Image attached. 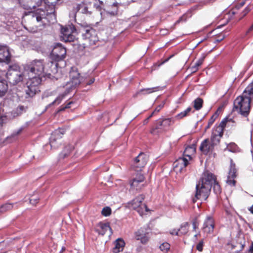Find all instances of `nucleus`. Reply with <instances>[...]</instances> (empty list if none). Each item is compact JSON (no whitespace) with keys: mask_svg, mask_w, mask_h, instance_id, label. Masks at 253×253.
<instances>
[{"mask_svg":"<svg viewBox=\"0 0 253 253\" xmlns=\"http://www.w3.org/2000/svg\"><path fill=\"white\" fill-rule=\"evenodd\" d=\"M204 59L205 57H203L200 58L194 64V65L191 67V69L193 72H195L198 70L199 67L203 64Z\"/></svg>","mask_w":253,"mask_h":253,"instance_id":"nucleus-36","label":"nucleus"},{"mask_svg":"<svg viewBox=\"0 0 253 253\" xmlns=\"http://www.w3.org/2000/svg\"><path fill=\"white\" fill-rule=\"evenodd\" d=\"M164 106V103H162L159 106H158L155 109V110L153 111V112L151 114V115L147 118V120H148L149 118L152 117V116L155 113L157 112L158 113L160 112V111L163 108Z\"/></svg>","mask_w":253,"mask_h":253,"instance_id":"nucleus-46","label":"nucleus"},{"mask_svg":"<svg viewBox=\"0 0 253 253\" xmlns=\"http://www.w3.org/2000/svg\"><path fill=\"white\" fill-rule=\"evenodd\" d=\"M11 55L8 46L0 45V62H4L7 64L11 61Z\"/></svg>","mask_w":253,"mask_h":253,"instance_id":"nucleus-20","label":"nucleus"},{"mask_svg":"<svg viewBox=\"0 0 253 253\" xmlns=\"http://www.w3.org/2000/svg\"><path fill=\"white\" fill-rule=\"evenodd\" d=\"M224 38V35L223 34H221L218 37V38L216 39V41L218 42H220L223 40Z\"/></svg>","mask_w":253,"mask_h":253,"instance_id":"nucleus-53","label":"nucleus"},{"mask_svg":"<svg viewBox=\"0 0 253 253\" xmlns=\"http://www.w3.org/2000/svg\"><path fill=\"white\" fill-rule=\"evenodd\" d=\"M42 78L38 77H28V80L26 83V94L29 97H33L37 93L41 91Z\"/></svg>","mask_w":253,"mask_h":253,"instance_id":"nucleus-6","label":"nucleus"},{"mask_svg":"<svg viewBox=\"0 0 253 253\" xmlns=\"http://www.w3.org/2000/svg\"><path fill=\"white\" fill-rule=\"evenodd\" d=\"M66 54V48L61 44L57 43L53 47L50 56L51 60L59 62L64 59Z\"/></svg>","mask_w":253,"mask_h":253,"instance_id":"nucleus-10","label":"nucleus"},{"mask_svg":"<svg viewBox=\"0 0 253 253\" xmlns=\"http://www.w3.org/2000/svg\"><path fill=\"white\" fill-rule=\"evenodd\" d=\"M76 30V28L73 25H69L62 28L61 33L63 40L65 42H73L75 39V36L73 35V33Z\"/></svg>","mask_w":253,"mask_h":253,"instance_id":"nucleus-15","label":"nucleus"},{"mask_svg":"<svg viewBox=\"0 0 253 253\" xmlns=\"http://www.w3.org/2000/svg\"><path fill=\"white\" fill-rule=\"evenodd\" d=\"M218 115H219L217 111L211 117V118L209 120L208 123L212 125L218 117Z\"/></svg>","mask_w":253,"mask_h":253,"instance_id":"nucleus-44","label":"nucleus"},{"mask_svg":"<svg viewBox=\"0 0 253 253\" xmlns=\"http://www.w3.org/2000/svg\"><path fill=\"white\" fill-rule=\"evenodd\" d=\"M101 213L103 215L105 216H109L111 213V209L110 208L108 207H106L104 208L101 211Z\"/></svg>","mask_w":253,"mask_h":253,"instance_id":"nucleus-43","label":"nucleus"},{"mask_svg":"<svg viewBox=\"0 0 253 253\" xmlns=\"http://www.w3.org/2000/svg\"><path fill=\"white\" fill-rule=\"evenodd\" d=\"M234 177H230V176H227V179L226 183L231 186H235L236 185V181L235 180Z\"/></svg>","mask_w":253,"mask_h":253,"instance_id":"nucleus-45","label":"nucleus"},{"mask_svg":"<svg viewBox=\"0 0 253 253\" xmlns=\"http://www.w3.org/2000/svg\"><path fill=\"white\" fill-rule=\"evenodd\" d=\"M108 229H111L109 223L99 222L94 229V231L99 235L103 236Z\"/></svg>","mask_w":253,"mask_h":253,"instance_id":"nucleus-22","label":"nucleus"},{"mask_svg":"<svg viewBox=\"0 0 253 253\" xmlns=\"http://www.w3.org/2000/svg\"><path fill=\"white\" fill-rule=\"evenodd\" d=\"M160 124L161 123L159 120H157L155 122L150 130L151 134L156 135L163 132L162 128V126L160 125Z\"/></svg>","mask_w":253,"mask_h":253,"instance_id":"nucleus-27","label":"nucleus"},{"mask_svg":"<svg viewBox=\"0 0 253 253\" xmlns=\"http://www.w3.org/2000/svg\"><path fill=\"white\" fill-rule=\"evenodd\" d=\"M175 231H177V230L173 229L171 232H170V234L172 235H175Z\"/></svg>","mask_w":253,"mask_h":253,"instance_id":"nucleus-60","label":"nucleus"},{"mask_svg":"<svg viewBox=\"0 0 253 253\" xmlns=\"http://www.w3.org/2000/svg\"><path fill=\"white\" fill-rule=\"evenodd\" d=\"M186 20L187 16L185 15H183L176 21L175 24H178L182 22H185Z\"/></svg>","mask_w":253,"mask_h":253,"instance_id":"nucleus-49","label":"nucleus"},{"mask_svg":"<svg viewBox=\"0 0 253 253\" xmlns=\"http://www.w3.org/2000/svg\"><path fill=\"white\" fill-rule=\"evenodd\" d=\"M19 133V131H18V132H17V134H18Z\"/></svg>","mask_w":253,"mask_h":253,"instance_id":"nucleus-62","label":"nucleus"},{"mask_svg":"<svg viewBox=\"0 0 253 253\" xmlns=\"http://www.w3.org/2000/svg\"><path fill=\"white\" fill-rule=\"evenodd\" d=\"M114 247L112 249L114 253L122 252L125 246V242L122 238H118L114 242Z\"/></svg>","mask_w":253,"mask_h":253,"instance_id":"nucleus-24","label":"nucleus"},{"mask_svg":"<svg viewBox=\"0 0 253 253\" xmlns=\"http://www.w3.org/2000/svg\"><path fill=\"white\" fill-rule=\"evenodd\" d=\"M144 199L145 196L140 194L128 203L129 207L135 210L141 216H142L145 212L149 211L146 205L143 203Z\"/></svg>","mask_w":253,"mask_h":253,"instance_id":"nucleus-8","label":"nucleus"},{"mask_svg":"<svg viewBox=\"0 0 253 253\" xmlns=\"http://www.w3.org/2000/svg\"><path fill=\"white\" fill-rule=\"evenodd\" d=\"M237 170L236 168V165L234 163H233L232 160H231L230 166V169L228 172V176H230V177L231 178H236L237 176Z\"/></svg>","mask_w":253,"mask_h":253,"instance_id":"nucleus-33","label":"nucleus"},{"mask_svg":"<svg viewBox=\"0 0 253 253\" xmlns=\"http://www.w3.org/2000/svg\"><path fill=\"white\" fill-rule=\"evenodd\" d=\"M211 191V188L209 185H206L199 181L196 184L195 197L193 198V203H195L197 200L206 201L209 197Z\"/></svg>","mask_w":253,"mask_h":253,"instance_id":"nucleus-9","label":"nucleus"},{"mask_svg":"<svg viewBox=\"0 0 253 253\" xmlns=\"http://www.w3.org/2000/svg\"><path fill=\"white\" fill-rule=\"evenodd\" d=\"M189 224L188 222H185L181 224L180 228L175 231V235L181 236L185 235L188 232Z\"/></svg>","mask_w":253,"mask_h":253,"instance_id":"nucleus-28","label":"nucleus"},{"mask_svg":"<svg viewBox=\"0 0 253 253\" xmlns=\"http://www.w3.org/2000/svg\"><path fill=\"white\" fill-rule=\"evenodd\" d=\"M232 123V126H235L236 123L232 119L224 118L219 124H216L212 128L211 136V140L219 144L221 138L224 134V129L229 123Z\"/></svg>","mask_w":253,"mask_h":253,"instance_id":"nucleus-4","label":"nucleus"},{"mask_svg":"<svg viewBox=\"0 0 253 253\" xmlns=\"http://www.w3.org/2000/svg\"><path fill=\"white\" fill-rule=\"evenodd\" d=\"M82 37L85 41V44L86 46L94 48V46H98L100 42L98 37L97 31L88 25L84 27Z\"/></svg>","mask_w":253,"mask_h":253,"instance_id":"nucleus-5","label":"nucleus"},{"mask_svg":"<svg viewBox=\"0 0 253 253\" xmlns=\"http://www.w3.org/2000/svg\"><path fill=\"white\" fill-rule=\"evenodd\" d=\"M250 212L253 214V205L249 209Z\"/></svg>","mask_w":253,"mask_h":253,"instance_id":"nucleus-59","label":"nucleus"},{"mask_svg":"<svg viewBox=\"0 0 253 253\" xmlns=\"http://www.w3.org/2000/svg\"><path fill=\"white\" fill-rule=\"evenodd\" d=\"M132 0V1H135V0Z\"/></svg>","mask_w":253,"mask_h":253,"instance_id":"nucleus-63","label":"nucleus"},{"mask_svg":"<svg viewBox=\"0 0 253 253\" xmlns=\"http://www.w3.org/2000/svg\"><path fill=\"white\" fill-rule=\"evenodd\" d=\"M119 4L118 2H114L111 4H108L106 6L107 12L110 15H115L117 14L118 11Z\"/></svg>","mask_w":253,"mask_h":253,"instance_id":"nucleus-26","label":"nucleus"},{"mask_svg":"<svg viewBox=\"0 0 253 253\" xmlns=\"http://www.w3.org/2000/svg\"><path fill=\"white\" fill-rule=\"evenodd\" d=\"M94 79L92 78L89 80V81L86 83L87 85H90L91 84H93L94 82Z\"/></svg>","mask_w":253,"mask_h":253,"instance_id":"nucleus-55","label":"nucleus"},{"mask_svg":"<svg viewBox=\"0 0 253 253\" xmlns=\"http://www.w3.org/2000/svg\"><path fill=\"white\" fill-rule=\"evenodd\" d=\"M162 126L163 132L168 131L169 127L174 123V120L172 118H168L164 119H159Z\"/></svg>","mask_w":253,"mask_h":253,"instance_id":"nucleus-23","label":"nucleus"},{"mask_svg":"<svg viewBox=\"0 0 253 253\" xmlns=\"http://www.w3.org/2000/svg\"><path fill=\"white\" fill-rule=\"evenodd\" d=\"M39 201V199L34 196H32L30 199V203L33 205H36Z\"/></svg>","mask_w":253,"mask_h":253,"instance_id":"nucleus-48","label":"nucleus"},{"mask_svg":"<svg viewBox=\"0 0 253 253\" xmlns=\"http://www.w3.org/2000/svg\"><path fill=\"white\" fill-rule=\"evenodd\" d=\"M245 1H243L241 2H240L239 3L236 4L235 6V7L232 8V9L231 10L230 12L233 15L236 14L237 13L236 10H239L241 7H242L245 5Z\"/></svg>","mask_w":253,"mask_h":253,"instance_id":"nucleus-40","label":"nucleus"},{"mask_svg":"<svg viewBox=\"0 0 253 253\" xmlns=\"http://www.w3.org/2000/svg\"><path fill=\"white\" fill-rule=\"evenodd\" d=\"M8 89V85L6 81L0 77V97L3 96Z\"/></svg>","mask_w":253,"mask_h":253,"instance_id":"nucleus-29","label":"nucleus"},{"mask_svg":"<svg viewBox=\"0 0 253 253\" xmlns=\"http://www.w3.org/2000/svg\"><path fill=\"white\" fill-rule=\"evenodd\" d=\"M200 236H201L200 232L198 231V232L194 236V237L196 239H197L198 237H200Z\"/></svg>","mask_w":253,"mask_h":253,"instance_id":"nucleus-56","label":"nucleus"},{"mask_svg":"<svg viewBox=\"0 0 253 253\" xmlns=\"http://www.w3.org/2000/svg\"><path fill=\"white\" fill-rule=\"evenodd\" d=\"M42 2L45 4L46 11L39 8L34 11L29 12L23 17L24 28L31 32L36 33L41 30V28L44 25L43 20L47 19V16L50 15L55 19V6L57 2H51L48 0H38L32 6L35 8L41 6Z\"/></svg>","mask_w":253,"mask_h":253,"instance_id":"nucleus-1","label":"nucleus"},{"mask_svg":"<svg viewBox=\"0 0 253 253\" xmlns=\"http://www.w3.org/2000/svg\"><path fill=\"white\" fill-rule=\"evenodd\" d=\"M200 221L199 219L198 216L195 217L192 221V224L193 227V230L194 231H196L197 229L199 228V226L200 224Z\"/></svg>","mask_w":253,"mask_h":253,"instance_id":"nucleus-41","label":"nucleus"},{"mask_svg":"<svg viewBox=\"0 0 253 253\" xmlns=\"http://www.w3.org/2000/svg\"><path fill=\"white\" fill-rule=\"evenodd\" d=\"M189 160L185 157H180L173 164L174 169L181 172L189 164Z\"/></svg>","mask_w":253,"mask_h":253,"instance_id":"nucleus-21","label":"nucleus"},{"mask_svg":"<svg viewBox=\"0 0 253 253\" xmlns=\"http://www.w3.org/2000/svg\"><path fill=\"white\" fill-rule=\"evenodd\" d=\"M215 227V221L211 215H207L204 221L202 230L207 235L211 234L213 233Z\"/></svg>","mask_w":253,"mask_h":253,"instance_id":"nucleus-16","label":"nucleus"},{"mask_svg":"<svg viewBox=\"0 0 253 253\" xmlns=\"http://www.w3.org/2000/svg\"><path fill=\"white\" fill-rule=\"evenodd\" d=\"M213 190L216 194H219L221 192V188L219 184V182L216 180L215 182H214L212 185Z\"/></svg>","mask_w":253,"mask_h":253,"instance_id":"nucleus-39","label":"nucleus"},{"mask_svg":"<svg viewBox=\"0 0 253 253\" xmlns=\"http://www.w3.org/2000/svg\"><path fill=\"white\" fill-rule=\"evenodd\" d=\"M170 248V245L168 242H164L160 245L159 248L160 249L164 252H168Z\"/></svg>","mask_w":253,"mask_h":253,"instance_id":"nucleus-42","label":"nucleus"},{"mask_svg":"<svg viewBox=\"0 0 253 253\" xmlns=\"http://www.w3.org/2000/svg\"><path fill=\"white\" fill-rule=\"evenodd\" d=\"M250 10H251V9L249 6L246 7V8L244 10V11L242 12V13H243L242 17L246 16Z\"/></svg>","mask_w":253,"mask_h":253,"instance_id":"nucleus-51","label":"nucleus"},{"mask_svg":"<svg viewBox=\"0 0 253 253\" xmlns=\"http://www.w3.org/2000/svg\"><path fill=\"white\" fill-rule=\"evenodd\" d=\"M218 144L209 138L203 141L200 146V150L205 155H208L212 153L214 149V147Z\"/></svg>","mask_w":253,"mask_h":253,"instance_id":"nucleus-14","label":"nucleus"},{"mask_svg":"<svg viewBox=\"0 0 253 253\" xmlns=\"http://www.w3.org/2000/svg\"><path fill=\"white\" fill-rule=\"evenodd\" d=\"M253 30V23L252 24V25L249 28L248 30L246 32V35H248L249 33H250L251 32H252Z\"/></svg>","mask_w":253,"mask_h":253,"instance_id":"nucleus-54","label":"nucleus"},{"mask_svg":"<svg viewBox=\"0 0 253 253\" xmlns=\"http://www.w3.org/2000/svg\"><path fill=\"white\" fill-rule=\"evenodd\" d=\"M69 93V90L66 91L64 93L59 95V96L53 101L51 104H59L63 98Z\"/></svg>","mask_w":253,"mask_h":253,"instance_id":"nucleus-38","label":"nucleus"},{"mask_svg":"<svg viewBox=\"0 0 253 253\" xmlns=\"http://www.w3.org/2000/svg\"><path fill=\"white\" fill-rule=\"evenodd\" d=\"M13 207V206L12 204L6 203L1 205L0 206V211L1 214L7 211L11 210Z\"/></svg>","mask_w":253,"mask_h":253,"instance_id":"nucleus-35","label":"nucleus"},{"mask_svg":"<svg viewBox=\"0 0 253 253\" xmlns=\"http://www.w3.org/2000/svg\"><path fill=\"white\" fill-rule=\"evenodd\" d=\"M217 180L216 176L209 170L205 171L199 181L206 185H209L211 188L212 184Z\"/></svg>","mask_w":253,"mask_h":253,"instance_id":"nucleus-17","label":"nucleus"},{"mask_svg":"<svg viewBox=\"0 0 253 253\" xmlns=\"http://www.w3.org/2000/svg\"><path fill=\"white\" fill-rule=\"evenodd\" d=\"M250 253H253V243H252V246L250 247L249 249Z\"/></svg>","mask_w":253,"mask_h":253,"instance_id":"nucleus-57","label":"nucleus"},{"mask_svg":"<svg viewBox=\"0 0 253 253\" xmlns=\"http://www.w3.org/2000/svg\"><path fill=\"white\" fill-rule=\"evenodd\" d=\"M172 56H173V55H171V56H170L169 57H168V58L165 59L164 60H163L162 62H161L159 64V66L163 65V64H164L165 63L168 62Z\"/></svg>","mask_w":253,"mask_h":253,"instance_id":"nucleus-52","label":"nucleus"},{"mask_svg":"<svg viewBox=\"0 0 253 253\" xmlns=\"http://www.w3.org/2000/svg\"><path fill=\"white\" fill-rule=\"evenodd\" d=\"M242 94L251 100L253 99V81L246 88Z\"/></svg>","mask_w":253,"mask_h":253,"instance_id":"nucleus-31","label":"nucleus"},{"mask_svg":"<svg viewBox=\"0 0 253 253\" xmlns=\"http://www.w3.org/2000/svg\"><path fill=\"white\" fill-rule=\"evenodd\" d=\"M159 87H152V88H143L139 90L138 92H137L134 95V97H136L138 95L140 94L146 95L148 94L151 93L152 92L157 91L158 90Z\"/></svg>","mask_w":253,"mask_h":253,"instance_id":"nucleus-30","label":"nucleus"},{"mask_svg":"<svg viewBox=\"0 0 253 253\" xmlns=\"http://www.w3.org/2000/svg\"><path fill=\"white\" fill-rule=\"evenodd\" d=\"M148 161V156L144 153H140L134 160L132 168L134 170L140 171L145 167Z\"/></svg>","mask_w":253,"mask_h":253,"instance_id":"nucleus-12","label":"nucleus"},{"mask_svg":"<svg viewBox=\"0 0 253 253\" xmlns=\"http://www.w3.org/2000/svg\"><path fill=\"white\" fill-rule=\"evenodd\" d=\"M44 63L43 60H34L24 67V73L28 77H44Z\"/></svg>","mask_w":253,"mask_h":253,"instance_id":"nucleus-2","label":"nucleus"},{"mask_svg":"<svg viewBox=\"0 0 253 253\" xmlns=\"http://www.w3.org/2000/svg\"><path fill=\"white\" fill-rule=\"evenodd\" d=\"M204 240H201L197 245L196 246V249L199 252H202L203 250V246H204Z\"/></svg>","mask_w":253,"mask_h":253,"instance_id":"nucleus-47","label":"nucleus"},{"mask_svg":"<svg viewBox=\"0 0 253 253\" xmlns=\"http://www.w3.org/2000/svg\"><path fill=\"white\" fill-rule=\"evenodd\" d=\"M141 232V230H138L135 233L136 237L137 240H140L141 242L144 244L148 242L149 238L145 234L143 235Z\"/></svg>","mask_w":253,"mask_h":253,"instance_id":"nucleus-32","label":"nucleus"},{"mask_svg":"<svg viewBox=\"0 0 253 253\" xmlns=\"http://www.w3.org/2000/svg\"><path fill=\"white\" fill-rule=\"evenodd\" d=\"M204 100L200 97H198L193 101V107L196 110H200L203 106Z\"/></svg>","mask_w":253,"mask_h":253,"instance_id":"nucleus-34","label":"nucleus"},{"mask_svg":"<svg viewBox=\"0 0 253 253\" xmlns=\"http://www.w3.org/2000/svg\"><path fill=\"white\" fill-rule=\"evenodd\" d=\"M65 133V130L63 128H59L55 130L50 138V144L51 148H57L62 143V138Z\"/></svg>","mask_w":253,"mask_h":253,"instance_id":"nucleus-11","label":"nucleus"},{"mask_svg":"<svg viewBox=\"0 0 253 253\" xmlns=\"http://www.w3.org/2000/svg\"><path fill=\"white\" fill-rule=\"evenodd\" d=\"M19 1H20L21 0H18Z\"/></svg>","mask_w":253,"mask_h":253,"instance_id":"nucleus-64","label":"nucleus"},{"mask_svg":"<svg viewBox=\"0 0 253 253\" xmlns=\"http://www.w3.org/2000/svg\"><path fill=\"white\" fill-rule=\"evenodd\" d=\"M70 78V83L72 87L75 88L81 83V78L80 74L78 72L77 69L76 68H72L69 73Z\"/></svg>","mask_w":253,"mask_h":253,"instance_id":"nucleus-18","label":"nucleus"},{"mask_svg":"<svg viewBox=\"0 0 253 253\" xmlns=\"http://www.w3.org/2000/svg\"><path fill=\"white\" fill-rule=\"evenodd\" d=\"M58 61L51 60L48 62L44 65V77L45 76H51L52 74H55L58 71Z\"/></svg>","mask_w":253,"mask_h":253,"instance_id":"nucleus-19","label":"nucleus"},{"mask_svg":"<svg viewBox=\"0 0 253 253\" xmlns=\"http://www.w3.org/2000/svg\"><path fill=\"white\" fill-rule=\"evenodd\" d=\"M211 126L212 125L208 123L207 126L205 127V131L210 128Z\"/></svg>","mask_w":253,"mask_h":253,"instance_id":"nucleus-58","label":"nucleus"},{"mask_svg":"<svg viewBox=\"0 0 253 253\" xmlns=\"http://www.w3.org/2000/svg\"><path fill=\"white\" fill-rule=\"evenodd\" d=\"M73 103V102L72 101L68 102L64 107L61 108L60 109V111H64L65 109L70 108L71 107V105Z\"/></svg>","mask_w":253,"mask_h":253,"instance_id":"nucleus-50","label":"nucleus"},{"mask_svg":"<svg viewBox=\"0 0 253 253\" xmlns=\"http://www.w3.org/2000/svg\"><path fill=\"white\" fill-rule=\"evenodd\" d=\"M84 12L87 13V7L86 6H84Z\"/></svg>","mask_w":253,"mask_h":253,"instance_id":"nucleus-61","label":"nucleus"},{"mask_svg":"<svg viewBox=\"0 0 253 253\" xmlns=\"http://www.w3.org/2000/svg\"><path fill=\"white\" fill-rule=\"evenodd\" d=\"M192 108L189 107L187 108L185 111L181 112V113L176 115L175 118H177L178 119H181L183 118L188 116Z\"/></svg>","mask_w":253,"mask_h":253,"instance_id":"nucleus-37","label":"nucleus"},{"mask_svg":"<svg viewBox=\"0 0 253 253\" xmlns=\"http://www.w3.org/2000/svg\"><path fill=\"white\" fill-rule=\"evenodd\" d=\"M145 179L143 174L137 173L135 176L129 180L130 189L139 191L144 186L143 183Z\"/></svg>","mask_w":253,"mask_h":253,"instance_id":"nucleus-13","label":"nucleus"},{"mask_svg":"<svg viewBox=\"0 0 253 253\" xmlns=\"http://www.w3.org/2000/svg\"><path fill=\"white\" fill-rule=\"evenodd\" d=\"M252 100L243 94L238 96L234 101L233 110L247 117L250 114Z\"/></svg>","mask_w":253,"mask_h":253,"instance_id":"nucleus-3","label":"nucleus"},{"mask_svg":"<svg viewBox=\"0 0 253 253\" xmlns=\"http://www.w3.org/2000/svg\"><path fill=\"white\" fill-rule=\"evenodd\" d=\"M196 152V145L193 144L185 148L183 153V157L187 158L189 161L192 159V156Z\"/></svg>","mask_w":253,"mask_h":253,"instance_id":"nucleus-25","label":"nucleus"},{"mask_svg":"<svg viewBox=\"0 0 253 253\" xmlns=\"http://www.w3.org/2000/svg\"><path fill=\"white\" fill-rule=\"evenodd\" d=\"M6 78L9 84L14 85L23 81V75L18 65H13L9 66Z\"/></svg>","mask_w":253,"mask_h":253,"instance_id":"nucleus-7","label":"nucleus"}]
</instances>
